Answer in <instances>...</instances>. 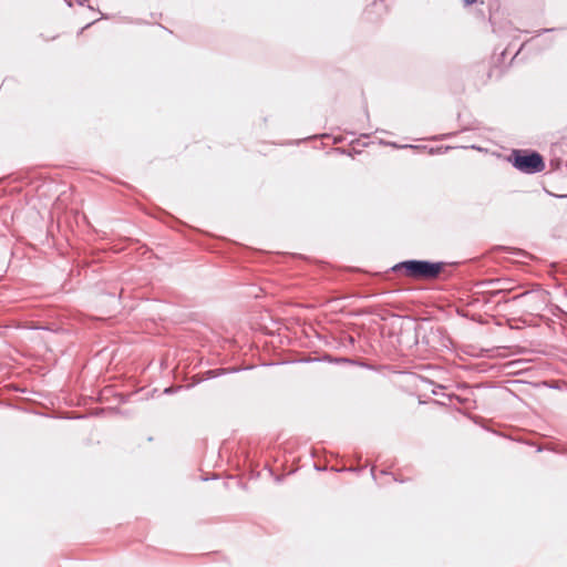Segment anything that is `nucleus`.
Segmentation results:
<instances>
[{
	"label": "nucleus",
	"instance_id": "obj_13",
	"mask_svg": "<svg viewBox=\"0 0 567 567\" xmlns=\"http://www.w3.org/2000/svg\"><path fill=\"white\" fill-rule=\"evenodd\" d=\"M365 14L368 16V19L373 20V18L370 17V14H371V9L370 8H368L365 10Z\"/></svg>",
	"mask_w": 567,
	"mask_h": 567
},
{
	"label": "nucleus",
	"instance_id": "obj_10",
	"mask_svg": "<svg viewBox=\"0 0 567 567\" xmlns=\"http://www.w3.org/2000/svg\"><path fill=\"white\" fill-rule=\"evenodd\" d=\"M503 291H504L503 289L494 290V291L491 292V296L495 297V296L502 293Z\"/></svg>",
	"mask_w": 567,
	"mask_h": 567
},
{
	"label": "nucleus",
	"instance_id": "obj_20",
	"mask_svg": "<svg viewBox=\"0 0 567 567\" xmlns=\"http://www.w3.org/2000/svg\"><path fill=\"white\" fill-rule=\"evenodd\" d=\"M337 152L341 153V154H346V151L342 150V148H337Z\"/></svg>",
	"mask_w": 567,
	"mask_h": 567
},
{
	"label": "nucleus",
	"instance_id": "obj_6",
	"mask_svg": "<svg viewBox=\"0 0 567 567\" xmlns=\"http://www.w3.org/2000/svg\"><path fill=\"white\" fill-rule=\"evenodd\" d=\"M384 0H372V2L369 4V7H383Z\"/></svg>",
	"mask_w": 567,
	"mask_h": 567
},
{
	"label": "nucleus",
	"instance_id": "obj_4",
	"mask_svg": "<svg viewBox=\"0 0 567 567\" xmlns=\"http://www.w3.org/2000/svg\"><path fill=\"white\" fill-rule=\"evenodd\" d=\"M381 143L384 144V145L391 146L393 148H408V147H412V144L400 145L396 142H384V141H382Z\"/></svg>",
	"mask_w": 567,
	"mask_h": 567
},
{
	"label": "nucleus",
	"instance_id": "obj_9",
	"mask_svg": "<svg viewBox=\"0 0 567 567\" xmlns=\"http://www.w3.org/2000/svg\"><path fill=\"white\" fill-rule=\"evenodd\" d=\"M464 2L465 6H472L474 4L477 0H462Z\"/></svg>",
	"mask_w": 567,
	"mask_h": 567
},
{
	"label": "nucleus",
	"instance_id": "obj_3",
	"mask_svg": "<svg viewBox=\"0 0 567 567\" xmlns=\"http://www.w3.org/2000/svg\"><path fill=\"white\" fill-rule=\"evenodd\" d=\"M323 361H328V362H348V363H352V360L350 359H347V358H339V359H333L331 355L327 354L322 358ZM315 361H321V359H318V358H310V359H307L305 360V362H315Z\"/></svg>",
	"mask_w": 567,
	"mask_h": 567
},
{
	"label": "nucleus",
	"instance_id": "obj_7",
	"mask_svg": "<svg viewBox=\"0 0 567 567\" xmlns=\"http://www.w3.org/2000/svg\"><path fill=\"white\" fill-rule=\"evenodd\" d=\"M343 471L360 473L362 471V467H349V468H344Z\"/></svg>",
	"mask_w": 567,
	"mask_h": 567
},
{
	"label": "nucleus",
	"instance_id": "obj_12",
	"mask_svg": "<svg viewBox=\"0 0 567 567\" xmlns=\"http://www.w3.org/2000/svg\"><path fill=\"white\" fill-rule=\"evenodd\" d=\"M96 21H97V20H94V21H92V22L87 23L84 28H82L81 32H83V30H85V29H89V28H90L92 24H94Z\"/></svg>",
	"mask_w": 567,
	"mask_h": 567
},
{
	"label": "nucleus",
	"instance_id": "obj_8",
	"mask_svg": "<svg viewBox=\"0 0 567 567\" xmlns=\"http://www.w3.org/2000/svg\"><path fill=\"white\" fill-rule=\"evenodd\" d=\"M410 148L421 151V150H426L427 147L425 145H412V147H410Z\"/></svg>",
	"mask_w": 567,
	"mask_h": 567
},
{
	"label": "nucleus",
	"instance_id": "obj_15",
	"mask_svg": "<svg viewBox=\"0 0 567 567\" xmlns=\"http://www.w3.org/2000/svg\"><path fill=\"white\" fill-rule=\"evenodd\" d=\"M87 0H75L79 6H83Z\"/></svg>",
	"mask_w": 567,
	"mask_h": 567
},
{
	"label": "nucleus",
	"instance_id": "obj_23",
	"mask_svg": "<svg viewBox=\"0 0 567 567\" xmlns=\"http://www.w3.org/2000/svg\"><path fill=\"white\" fill-rule=\"evenodd\" d=\"M276 481H277V482H280V481H281V477H280V476H277V477H276Z\"/></svg>",
	"mask_w": 567,
	"mask_h": 567
},
{
	"label": "nucleus",
	"instance_id": "obj_1",
	"mask_svg": "<svg viewBox=\"0 0 567 567\" xmlns=\"http://www.w3.org/2000/svg\"><path fill=\"white\" fill-rule=\"evenodd\" d=\"M445 265L444 261L409 259L395 264L391 270L403 271L404 275L412 278L434 279L443 271Z\"/></svg>",
	"mask_w": 567,
	"mask_h": 567
},
{
	"label": "nucleus",
	"instance_id": "obj_17",
	"mask_svg": "<svg viewBox=\"0 0 567 567\" xmlns=\"http://www.w3.org/2000/svg\"><path fill=\"white\" fill-rule=\"evenodd\" d=\"M554 30H555V29H543V30L539 32V34H540V33H545V32H551V31H554Z\"/></svg>",
	"mask_w": 567,
	"mask_h": 567
},
{
	"label": "nucleus",
	"instance_id": "obj_22",
	"mask_svg": "<svg viewBox=\"0 0 567 567\" xmlns=\"http://www.w3.org/2000/svg\"><path fill=\"white\" fill-rule=\"evenodd\" d=\"M328 134H321L320 137H328Z\"/></svg>",
	"mask_w": 567,
	"mask_h": 567
},
{
	"label": "nucleus",
	"instance_id": "obj_18",
	"mask_svg": "<svg viewBox=\"0 0 567 567\" xmlns=\"http://www.w3.org/2000/svg\"><path fill=\"white\" fill-rule=\"evenodd\" d=\"M393 480H394L395 482H400V483H403V482H404V480L399 478L398 476H393Z\"/></svg>",
	"mask_w": 567,
	"mask_h": 567
},
{
	"label": "nucleus",
	"instance_id": "obj_19",
	"mask_svg": "<svg viewBox=\"0 0 567 567\" xmlns=\"http://www.w3.org/2000/svg\"><path fill=\"white\" fill-rule=\"evenodd\" d=\"M381 474H382V475H389V474H390V472H389V471H386V470H382V471H381Z\"/></svg>",
	"mask_w": 567,
	"mask_h": 567
},
{
	"label": "nucleus",
	"instance_id": "obj_5",
	"mask_svg": "<svg viewBox=\"0 0 567 567\" xmlns=\"http://www.w3.org/2000/svg\"><path fill=\"white\" fill-rule=\"evenodd\" d=\"M181 389H182L181 385H172V386L165 388L163 393L164 394H174V393L178 392Z\"/></svg>",
	"mask_w": 567,
	"mask_h": 567
},
{
	"label": "nucleus",
	"instance_id": "obj_11",
	"mask_svg": "<svg viewBox=\"0 0 567 567\" xmlns=\"http://www.w3.org/2000/svg\"><path fill=\"white\" fill-rule=\"evenodd\" d=\"M371 476L374 481H377V477H375V466H372L371 467Z\"/></svg>",
	"mask_w": 567,
	"mask_h": 567
},
{
	"label": "nucleus",
	"instance_id": "obj_21",
	"mask_svg": "<svg viewBox=\"0 0 567 567\" xmlns=\"http://www.w3.org/2000/svg\"><path fill=\"white\" fill-rule=\"evenodd\" d=\"M435 150L433 147L430 148V153L434 154Z\"/></svg>",
	"mask_w": 567,
	"mask_h": 567
},
{
	"label": "nucleus",
	"instance_id": "obj_2",
	"mask_svg": "<svg viewBox=\"0 0 567 567\" xmlns=\"http://www.w3.org/2000/svg\"><path fill=\"white\" fill-rule=\"evenodd\" d=\"M507 162L517 171L533 175L545 169V159L540 153L528 148H514L507 156Z\"/></svg>",
	"mask_w": 567,
	"mask_h": 567
},
{
	"label": "nucleus",
	"instance_id": "obj_14",
	"mask_svg": "<svg viewBox=\"0 0 567 567\" xmlns=\"http://www.w3.org/2000/svg\"><path fill=\"white\" fill-rule=\"evenodd\" d=\"M69 7H73L75 0H64Z\"/></svg>",
	"mask_w": 567,
	"mask_h": 567
},
{
	"label": "nucleus",
	"instance_id": "obj_16",
	"mask_svg": "<svg viewBox=\"0 0 567 567\" xmlns=\"http://www.w3.org/2000/svg\"><path fill=\"white\" fill-rule=\"evenodd\" d=\"M342 142V137H334L333 138V143L337 144V143H340Z\"/></svg>",
	"mask_w": 567,
	"mask_h": 567
}]
</instances>
